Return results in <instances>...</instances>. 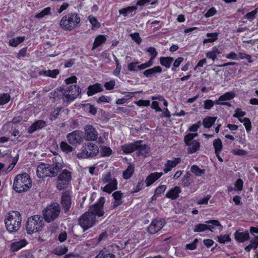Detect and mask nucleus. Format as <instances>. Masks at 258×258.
I'll return each instance as SVG.
<instances>
[{"instance_id":"obj_1","label":"nucleus","mask_w":258,"mask_h":258,"mask_svg":"<svg viewBox=\"0 0 258 258\" xmlns=\"http://www.w3.org/2000/svg\"><path fill=\"white\" fill-rule=\"evenodd\" d=\"M105 202V198L101 197L97 203L91 206L88 211L80 217L78 220L79 224L84 231L91 228L97 223L96 217H100L104 215L103 206Z\"/></svg>"},{"instance_id":"obj_2","label":"nucleus","mask_w":258,"mask_h":258,"mask_svg":"<svg viewBox=\"0 0 258 258\" xmlns=\"http://www.w3.org/2000/svg\"><path fill=\"white\" fill-rule=\"evenodd\" d=\"M52 162L51 165L42 163L38 166L37 175L39 178L55 176L62 168V160L60 156L56 155L52 158Z\"/></svg>"},{"instance_id":"obj_3","label":"nucleus","mask_w":258,"mask_h":258,"mask_svg":"<svg viewBox=\"0 0 258 258\" xmlns=\"http://www.w3.org/2000/svg\"><path fill=\"white\" fill-rule=\"evenodd\" d=\"M21 214L16 211L10 212L5 218L6 227L10 233L17 231L21 227Z\"/></svg>"},{"instance_id":"obj_4","label":"nucleus","mask_w":258,"mask_h":258,"mask_svg":"<svg viewBox=\"0 0 258 258\" xmlns=\"http://www.w3.org/2000/svg\"><path fill=\"white\" fill-rule=\"evenodd\" d=\"M100 183L101 184V189L108 194H111L117 188L116 179L109 172L102 174Z\"/></svg>"},{"instance_id":"obj_5","label":"nucleus","mask_w":258,"mask_h":258,"mask_svg":"<svg viewBox=\"0 0 258 258\" xmlns=\"http://www.w3.org/2000/svg\"><path fill=\"white\" fill-rule=\"evenodd\" d=\"M32 186L29 175L26 173L17 175L14 179L13 187L16 192H21L29 190Z\"/></svg>"},{"instance_id":"obj_6","label":"nucleus","mask_w":258,"mask_h":258,"mask_svg":"<svg viewBox=\"0 0 258 258\" xmlns=\"http://www.w3.org/2000/svg\"><path fill=\"white\" fill-rule=\"evenodd\" d=\"M81 21L79 16L76 13H69L62 17L59 25L66 31H72L74 29Z\"/></svg>"},{"instance_id":"obj_7","label":"nucleus","mask_w":258,"mask_h":258,"mask_svg":"<svg viewBox=\"0 0 258 258\" xmlns=\"http://www.w3.org/2000/svg\"><path fill=\"white\" fill-rule=\"evenodd\" d=\"M44 226L43 218L39 215H34L28 218L26 229L27 233L32 234L41 231Z\"/></svg>"},{"instance_id":"obj_8","label":"nucleus","mask_w":258,"mask_h":258,"mask_svg":"<svg viewBox=\"0 0 258 258\" xmlns=\"http://www.w3.org/2000/svg\"><path fill=\"white\" fill-rule=\"evenodd\" d=\"M98 153L99 148L96 144L87 143L83 145L77 156L79 159L90 158L96 156Z\"/></svg>"},{"instance_id":"obj_9","label":"nucleus","mask_w":258,"mask_h":258,"mask_svg":"<svg viewBox=\"0 0 258 258\" xmlns=\"http://www.w3.org/2000/svg\"><path fill=\"white\" fill-rule=\"evenodd\" d=\"M60 206L58 203H53L46 207L43 211L45 220L50 222L54 220L60 213Z\"/></svg>"},{"instance_id":"obj_10","label":"nucleus","mask_w":258,"mask_h":258,"mask_svg":"<svg viewBox=\"0 0 258 258\" xmlns=\"http://www.w3.org/2000/svg\"><path fill=\"white\" fill-rule=\"evenodd\" d=\"M81 92V88L77 85H71L64 89L62 93V99L66 102L74 101Z\"/></svg>"},{"instance_id":"obj_11","label":"nucleus","mask_w":258,"mask_h":258,"mask_svg":"<svg viewBox=\"0 0 258 258\" xmlns=\"http://www.w3.org/2000/svg\"><path fill=\"white\" fill-rule=\"evenodd\" d=\"M197 133H189L184 137V141L185 145L188 146L187 152L188 154H192L199 150L200 143L193 139L197 137Z\"/></svg>"},{"instance_id":"obj_12","label":"nucleus","mask_w":258,"mask_h":258,"mask_svg":"<svg viewBox=\"0 0 258 258\" xmlns=\"http://www.w3.org/2000/svg\"><path fill=\"white\" fill-rule=\"evenodd\" d=\"M206 224H199L195 225L194 229L195 232H201L209 230L213 231L215 227H218L219 230L221 229V225L217 220H210L206 222Z\"/></svg>"},{"instance_id":"obj_13","label":"nucleus","mask_w":258,"mask_h":258,"mask_svg":"<svg viewBox=\"0 0 258 258\" xmlns=\"http://www.w3.org/2000/svg\"><path fill=\"white\" fill-rule=\"evenodd\" d=\"M71 180V173L67 170H63L58 177L56 187L58 190L64 188Z\"/></svg>"},{"instance_id":"obj_14","label":"nucleus","mask_w":258,"mask_h":258,"mask_svg":"<svg viewBox=\"0 0 258 258\" xmlns=\"http://www.w3.org/2000/svg\"><path fill=\"white\" fill-rule=\"evenodd\" d=\"M67 139L70 144L76 145L80 144L83 141L82 132L79 131H75L67 135Z\"/></svg>"},{"instance_id":"obj_15","label":"nucleus","mask_w":258,"mask_h":258,"mask_svg":"<svg viewBox=\"0 0 258 258\" xmlns=\"http://www.w3.org/2000/svg\"><path fill=\"white\" fill-rule=\"evenodd\" d=\"M165 225V222L162 220L155 219L148 227V231L151 234H154L161 229Z\"/></svg>"},{"instance_id":"obj_16","label":"nucleus","mask_w":258,"mask_h":258,"mask_svg":"<svg viewBox=\"0 0 258 258\" xmlns=\"http://www.w3.org/2000/svg\"><path fill=\"white\" fill-rule=\"evenodd\" d=\"M181 158L179 157L173 158L170 160H168L164 164L163 168L164 173H167L170 171L181 162Z\"/></svg>"},{"instance_id":"obj_17","label":"nucleus","mask_w":258,"mask_h":258,"mask_svg":"<svg viewBox=\"0 0 258 258\" xmlns=\"http://www.w3.org/2000/svg\"><path fill=\"white\" fill-rule=\"evenodd\" d=\"M85 136L87 140L95 141L98 138L97 131L92 125H87L85 128Z\"/></svg>"},{"instance_id":"obj_18","label":"nucleus","mask_w":258,"mask_h":258,"mask_svg":"<svg viewBox=\"0 0 258 258\" xmlns=\"http://www.w3.org/2000/svg\"><path fill=\"white\" fill-rule=\"evenodd\" d=\"M235 96V94L232 92H227L224 94L220 96L218 99L215 101V104L218 105H226L230 106V103L226 102L233 99Z\"/></svg>"},{"instance_id":"obj_19","label":"nucleus","mask_w":258,"mask_h":258,"mask_svg":"<svg viewBox=\"0 0 258 258\" xmlns=\"http://www.w3.org/2000/svg\"><path fill=\"white\" fill-rule=\"evenodd\" d=\"M28 242L25 239L14 241L10 244V250L12 252L17 251L26 246Z\"/></svg>"},{"instance_id":"obj_20","label":"nucleus","mask_w":258,"mask_h":258,"mask_svg":"<svg viewBox=\"0 0 258 258\" xmlns=\"http://www.w3.org/2000/svg\"><path fill=\"white\" fill-rule=\"evenodd\" d=\"M61 205L65 211H68L72 205V200L68 192H64L61 196Z\"/></svg>"},{"instance_id":"obj_21","label":"nucleus","mask_w":258,"mask_h":258,"mask_svg":"<svg viewBox=\"0 0 258 258\" xmlns=\"http://www.w3.org/2000/svg\"><path fill=\"white\" fill-rule=\"evenodd\" d=\"M163 175L162 172H153L150 174L146 178L145 183L147 186H149L155 181L160 178Z\"/></svg>"},{"instance_id":"obj_22","label":"nucleus","mask_w":258,"mask_h":258,"mask_svg":"<svg viewBox=\"0 0 258 258\" xmlns=\"http://www.w3.org/2000/svg\"><path fill=\"white\" fill-rule=\"evenodd\" d=\"M140 142L136 141L128 144H124L121 146V149L125 154L131 153L136 151L137 147L139 145Z\"/></svg>"},{"instance_id":"obj_23","label":"nucleus","mask_w":258,"mask_h":258,"mask_svg":"<svg viewBox=\"0 0 258 258\" xmlns=\"http://www.w3.org/2000/svg\"><path fill=\"white\" fill-rule=\"evenodd\" d=\"M88 89V90L87 94L88 96H91L96 93L102 92L103 90L102 85L99 83H96L93 85L90 86Z\"/></svg>"},{"instance_id":"obj_24","label":"nucleus","mask_w":258,"mask_h":258,"mask_svg":"<svg viewBox=\"0 0 258 258\" xmlns=\"http://www.w3.org/2000/svg\"><path fill=\"white\" fill-rule=\"evenodd\" d=\"M162 72V68L160 66H157L145 70L143 72V75L146 77H151L155 76L156 74H160Z\"/></svg>"},{"instance_id":"obj_25","label":"nucleus","mask_w":258,"mask_h":258,"mask_svg":"<svg viewBox=\"0 0 258 258\" xmlns=\"http://www.w3.org/2000/svg\"><path fill=\"white\" fill-rule=\"evenodd\" d=\"M114 201L112 202L113 208H115L122 204L123 194L120 191H115L112 194Z\"/></svg>"},{"instance_id":"obj_26","label":"nucleus","mask_w":258,"mask_h":258,"mask_svg":"<svg viewBox=\"0 0 258 258\" xmlns=\"http://www.w3.org/2000/svg\"><path fill=\"white\" fill-rule=\"evenodd\" d=\"M181 190L180 187L176 186L170 189L166 194V197L172 200L176 199L179 197Z\"/></svg>"},{"instance_id":"obj_27","label":"nucleus","mask_w":258,"mask_h":258,"mask_svg":"<svg viewBox=\"0 0 258 258\" xmlns=\"http://www.w3.org/2000/svg\"><path fill=\"white\" fill-rule=\"evenodd\" d=\"M46 125L45 121L40 120L35 122L29 127L28 131L29 133H32L34 132L37 130H40L45 127Z\"/></svg>"},{"instance_id":"obj_28","label":"nucleus","mask_w":258,"mask_h":258,"mask_svg":"<svg viewBox=\"0 0 258 258\" xmlns=\"http://www.w3.org/2000/svg\"><path fill=\"white\" fill-rule=\"evenodd\" d=\"M235 239L240 242H243L249 238V233L246 232H240L236 231L234 234Z\"/></svg>"},{"instance_id":"obj_29","label":"nucleus","mask_w":258,"mask_h":258,"mask_svg":"<svg viewBox=\"0 0 258 258\" xmlns=\"http://www.w3.org/2000/svg\"><path fill=\"white\" fill-rule=\"evenodd\" d=\"M139 141L140 142L139 145L137 147L136 151H138L139 154L145 156L149 153V149L147 145L143 144V141Z\"/></svg>"},{"instance_id":"obj_30","label":"nucleus","mask_w":258,"mask_h":258,"mask_svg":"<svg viewBox=\"0 0 258 258\" xmlns=\"http://www.w3.org/2000/svg\"><path fill=\"white\" fill-rule=\"evenodd\" d=\"M106 40V37L103 35H99L94 40L93 44L92 49H95L100 45L104 43Z\"/></svg>"},{"instance_id":"obj_31","label":"nucleus","mask_w":258,"mask_h":258,"mask_svg":"<svg viewBox=\"0 0 258 258\" xmlns=\"http://www.w3.org/2000/svg\"><path fill=\"white\" fill-rule=\"evenodd\" d=\"M217 117L207 116L205 117L203 120V124L205 128H210L214 123Z\"/></svg>"},{"instance_id":"obj_32","label":"nucleus","mask_w":258,"mask_h":258,"mask_svg":"<svg viewBox=\"0 0 258 258\" xmlns=\"http://www.w3.org/2000/svg\"><path fill=\"white\" fill-rule=\"evenodd\" d=\"M173 60L172 57H161L160 58V63L166 68H169Z\"/></svg>"},{"instance_id":"obj_33","label":"nucleus","mask_w":258,"mask_h":258,"mask_svg":"<svg viewBox=\"0 0 258 258\" xmlns=\"http://www.w3.org/2000/svg\"><path fill=\"white\" fill-rule=\"evenodd\" d=\"M39 74L40 75L55 78L56 76L59 74V71L57 69L53 70H48L46 71H41L39 73Z\"/></svg>"},{"instance_id":"obj_34","label":"nucleus","mask_w":258,"mask_h":258,"mask_svg":"<svg viewBox=\"0 0 258 258\" xmlns=\"http://www.w3.org/2000/svg\"><path fill=\"white\" fill-rule=\"evenodd\" d=\"M51 9L50 7H46L41 11L40 13L37 14L35 16V18L42 19L46 16H49L51 14Z\"/></svg>"},{"instance_id":"obj_35","label":"nucleus","mask_w":258,"mask_h":258,"mask_svg":"<svg viewBox=\"0 0 258 258\" xmlns=\"http://www.w3.org/2000/svg\"><path fill=\"white\" fill-rule=\"evenodd\" d=\"M137 10V6H131L128 7L126 8L121 9L119 10V13L126 16L129 14H131L134 12H135Z\"/></svg>"},{"instance_id":"obj_36","label":"nucleus","mask_w":258,"mask_h":258,"mask_svg":"<svg viewBox=\"0 0 258 258\" xmlns=\"http://www.w3.org/2000/svg\"><path fill=\"white\" fill-rule=\"evenodd\" d=\"M25 36H20V37H17L13 38L10 40L9 41V44L11 46L13 47H16L18 46L19 44L23 42L24 40H25Z\"/></svg>"},{"instance_id":"obj_37","label":"nucleus","mask_w":258,"mask_h":258,"mask_svg":"<svg viewBox=\"0 0 258 258\" xmlns=\"http://www.w3.org/2000/svg\"><path fill=\"white\" fill-rule=\"evenodd\" d=\"M88 20L92 25V30L97 29L100 27V23L98 21L95 17L92 15H90L88 17Z\"/></svg>"},{"instance_id":"obj_38","label":"nucleus","mask_w":258,"mask_h":258,"mask_svg":"<svg viewBox=\"0 0 258 258\" xmlns=\"http://www.w3.org/2000/svg\"><path fill=\"white\" fill-rule=\"evenodd\" d=\"M218 33H209L207 34L208 38L205 39L203 41L204 44L211 43L216 41L218 39Z\"/></svg>"},{"instance_id":"obj_39","label":"nucleus","mask_w":258,"mask_h":258,"mask_svg":"<svg viewBox=\"0 0 258 258\" xmlns=\"http://www.w3.org/2000/svg\"><path fill=\"white\" fill-rule=\"evenodd\" d=\"M191 172L197 176H201L204 174L205 170L202 169L197 165H192L190 168Z\"/></svg>"},{"instance_id":"obj_40","label":"nucleus","mask_w":258,"mask_h":258,"mask_svg":"<svg viewBox=\"0 0 258 258\" xmlns=\"http://www.w3.org/2000/svg\"><path fill=\"white\" fill-rule=\"evenodd\" d=\"M134 172V167L133 165H129L126 169L123 172V177L124 179L130 178Z\"/></svg>"},{"instance_id":"obj_41","label":"nucleus","mask_w":258,"mask_h":258,"mask_svg":"<svg viewBox=\"0 0 258 258\" xmlns=\"http://www.w3.org/2000/svg\"><path fill=\"white\" fill-rule=\"evenodd\" d=\"M213 144L215 149V153L217 154L220 153L223 148L221 140L220 139H216L214 140Z\"/></svg>"},{"instance_id":"obj_42","label":"nucleus","mask_w":258,"mask_h":258,"mask_svg":"<svg viewBox=\"0 0 258 258\" xmlns=\"http://www.w3.org/2000/svg\"><path fill=\"white\" fill-rule=\"evenodd\" d=\"M246 112L241 110V108H237L235 110V113L233 116L234 117L237 118L239 121L243 119V117L245 115Z\"/></svg>"},{"instance_id":"obj_43","label":"nucleus","mask_w":258,"mask_h":258,"mask_svg":"<svg viewBox=\"0 0 258 258\" xmlns=\"http://www.w3.org/2000/svg\"><path fill=\"white\" fill-rule=\"evenodd\" d=\"M60 147L61 150L67 153L71 152L73 150V148L71 147L70 145L68 144L65 142H61L60 144Z\"/></svg>"},{"instance_id":"obj_44","label":"nucleus","mask_w":258,"mask_h":258,"mask_svg":"<svg viewBox=\"0 0 258 258\" xmlns=\"http://www.w3.org/2000/svg\"><path fill=\"white\" fill-rule=\"evenodd\" d=\"M68 248L64 245H60L54 250V253L58 255L65 254L68 251Z\"/></svg>"},{"instance_id":"obj_45","label":"nucleus","mask_w":258,"mask_h":258,"mask_svg":"<svg viewBox=\"0 0 258 258\" xmlns=\"http://www.w3.org/2000/svg\"><path fill=\"white\" fill-rule=\"evenodd\" d=\"M198 242L199 240L197 238L195 239L192 242L187 243L185 245V249L190 250L196 249L197 247Z\"/></svg>"},{"instance_id":"obj_46","label":"nucleus","mask_w":258,"mask_h":258,"mask_svg":"<svg viewBox=\"0 0 258 258\" xmlns=\"http://www.w3.org/2000/svg\"><path fill=\"white\" fill-rule=\"evenodd\" d=\"M100 153L102 156H109L112 154V150L109 147L102 146L101 147Z\"/></svg>"},{"instance_id":"obj_47","label":"nucleus","mask_w":258,"mask_h":258,"mask_svg":"<svg viewBox=\"0 0 258 258\" xmlns=\"http://www.w3.org/2000/svg\"><path fill=\"white\" fill-rule=\"evenodd\" d=\"M240 122L243 123L247 133H249L251 129V123L249 119L247 117H244L243 119L241 120Z\"/></svg>"},{"instance_id":"obj_48","label":"nucleus","mask_w":258,"mask_h":258,"mask_svg":"<svg viewBox=\"0 0 258 258\" xmlns=\"http://www.w3.org/2000/svg\"><path fill=\"white\" fill-rule=\"evenodd\" d=\"M10 100V95L8 93L0 94V105L7 103Z\"/></svg>"},{"instance_id":"obj_49","label":"nucleus","mask_w":258,"mask_h":258,"mask_svg":"<svg viewBox=\"0 0 258 258\" xmlns=\"http://www.w3.org/2000/svg\"><path fill=\"white\" fill-rule=\"evenodd\" d=\"M257 12V8H256L254 10L247 13L244 16V18L247 19L249 21H252L255 18V16Z\"/></svg>"},{"instance_id":"obj_50","label":"nucleus","mask_w":258,"mask_h":258,"mask_svg":"<svg viewBox=\"0 0 258 258\" xmlns=\"http://www.w3.org/2000/svg\"><path fill=\"white\" fill-rule=\"evenodd\" d=\"M147 51L151 55V58L149 60H151V62H153L154 59L157 55V52L156 49L154 47H150L147 49Z\"/></svg>"},{"instance_id":"obj_51","label":"nucleus","mask_w":258,"mask_h":258,"mask_svg":"<svg viewBox=\"0 0 258 258\" xmlns=\"http://www.w3.org/2000/svg\"><path fill=\"white\" fill-rule=\"evenodd\" d=\"M218 241L220 243H224L230 241L231 239L228 234L220 235L217 237Z\"/></svg>"},{"instance_id":"obj_52","label":"nucleus","mask_w":258,"mask_h":258,"mask_svg":"<svg viewBox=\"0 0 258 258\" xmlns=\"http://www.w3.org/2000/svg\"><path fill=\"white\" fill-rule=\"evenodd\" d=\"M243 182L240 178L238 179L234 184V190L241 191L243 189Z\"/></svg>"},{"instance_id":"obj_53","label":"nucleus","mask_w":258,"mask_h":258,"mask_svg":"<svg viewBox=\"0 0 258 258\" xmlns=\"http://www.w3.org/2000/svg\"><path fill=\"white\" fill-rule=\"evenodd\" d=\"M144 188V182L143 180L139 181L137 184L133 189V192H137Z\"/></svg>"},{"instance_id":"obj_54","label":"nucleus","mask_w":258,"mask_h":258,"mask_svg":"<svg viewBox=\"0 0 258 258\" xmlns=\"http://www.w3.org/2000/svg\"><path fill=\"white\" fill-rule=\"evenodd\" d=\"M140 63L139 61L130 62L127 66L128 70L130 72H136L138 69V65Z\"/></svg>"},{"instance_id":"obj_55","label":"nucleus","mask_w":258,"mask_h":258,"mask_svg":"<svg viewBox=\"0 0 258 258\" xmlns=\"http://www.w3.org/2000/svg\"><path fill=\"white\" fill-rule=\"evenodd\" d=\"M18 258H35L32 253L29 251H22Z\"/></svg>"},{"instance_id":"obj_56","label":"nucleus","mask_w":258,"mask_h":258,"mask_svg":"<svg viewBox=\"0 0 258 258\" xmlns=\"http://www.w3.org/2000/svg\"><path fill=\"white\" fill-rule=\"evenodd\" d=\"M151 0H138L136 6H145L148 4H150L151 5H154L156 4V2H151Z\"/></svg>"},{"instance_id":"obj_57","label":"nucleus","mask_w":258,"mask_h":258,"mask_svg":"<svg viewBox=\"0 0 258 258\" xmlns=\"http://www.w3.org/2000/svg\"><path fill=\"white\" fill-rule=\"evenodd\" d=\"M153 64V62H151V60H149L148 61L142 63L141 64L138 65V70H144L147 68H149Z\"/></svg>"},{"instance_id":"obj_58","label":"nucleus","mask_w":258,"mask_h":258,"mask_svg":"<svg viewBox=\"0 0 258 258\" xmlns=\"http://www.w3.org/2000/svg\"><path fill=\"white\" fill-rule=\"evenodd\" d=\"M183 60V58L181 57H179L176 59L173 62V67L171 68L172 71H175L176 70V68L179 67Z\"/></svg>"},{"instance_id":"obj_59","label":"nucleus","mask_w":258,"mask_h":258,"mask_svg":"<svg viewBox=\"0 0 258 258\" xmlns=\"http://www.w3.org/2000/svg\"><path fill=\"white\" fill-rule=\"evenodd\" d=\"M115 85V82L114 80H111L109 82H107L104 84V87L106 90H112Z\"/></svg>"},{"instance_id":"obj_60","label":"nucleus","mask_w":258,"mask_h":258,"mask_svg":"<svg viewBox=\"0 0 258 258\" xmlns=\"http://www.w3.org/2000/svg\"><path fill=\"white\" fill-rule=\"evenodd\" d=\"M180 184L184 187L188 186L190 184V181L188 176H183V177L182 178L181 180Z\"/></svg>"},{"instance_id":"obj_61","label":"nucleus","mask_w":258,"mask_h":258,"mask_svg":"<svg viewBox=\"0 0 258 258\" xmlns=\"http://www.w3.org/2000/svg\"><path fill=\"white\" fill-rule=\"evenodd\" d=\"M231 153L235 155L245 156L247 155V152L242 149H234L231 151Z\"/></svg>"},{"instance_id":"obj_62","label":"nucleus","mask_w":258,"mask_h":258,"mask_svg":"<svg viewBox=\"0 0 258 258\" xmlns=\"http://www.w3.org/2000/svg\"><path fill=\"white\" fill-rule=\"evenodd\" d=\"M131 38L138 44L142 42V38L138 33H132L130 35Z\"/></svg>"},{"instance_id":"obj_63","label":"nucleus","mask_w":258,"mask_h":258,"mask_svg":"<svg viewBox=\"0 0 258 258\" xmlns=\"http://www.w3.org/2000/svg\"><path fill=\"white\" fill-rule=\"evenodd\" d=\"M202 125L201 121H199L197 123L192 124L189 128V131L191 132H196L200 128Z\"/></svg>"},{"instance_id":"obj_64","label":"nucleus","mask_w":258,"mask_h":258,"mask_svg":"<svg viewBox=\"0 0 258 258\" xmlns=\"http://www.w3.org/2000/svg\"><path fill=\"white\" fill-rule=\"evenodd\" d=\"M249 244L252 247V249H256L258 247V236H255L253 239L250 240V243Z\"/></svg>"}]
</instances>
